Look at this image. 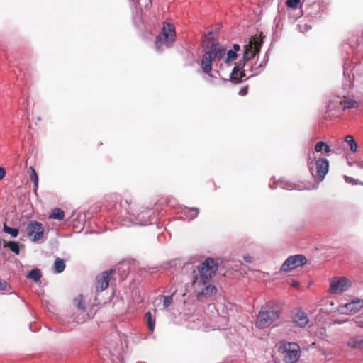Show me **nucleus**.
Segmentation results:
<instances>
[{"mask_svg": "<svg viewBox=\"0 0 363 363\" xmlns=\"http://www.w3.org/2000/svg\"><path fill=\"white\" fill-rule=\"evenodd\" d=\"M218 269L213 258L208 257L201 263L186 262L183 271L188 274L192 289L199 300L211 296L217 292L215 286L210 284Z\"/></svg>", "mask_w": 363, "mask_h": 363, "instance_id": "obj_1", "label": "nucleus"}, {"mask_svg": "<svg viewBox=\"0 0 363 363\" xmlns=\"http://www.w3.org/2000/svg\"><path fill=\"white\" fill-rule=\"evenodd\" d=\"M120 206L121 210L119 220L121 225L130 227L135 225H147L152 223L154 212L152 210L147 209L136 214L131 203L126 200L121 202Z\"/></svg>", "mask_w": 363, "mask_h": 363, "instance_id": "obj_2", "label": "nucleus"}, {"mask_svg": "<svg viewBox=\"0 0 363 363\" xmlns=\"http://www.w3.org/2000/svg\"><path fill=\"white\" fill-rule=\"evenodd\" d=\"M226 54V49L218 44L211 43L208 45L201 61L202 71L211 76L212 62L220 60Z\"/></svg>", "mask_w": 363, "mask_h": 363, "instance_id": "obj_3", "label": "nucleus"}, {"mask_svg": "<svg viewBox=\"0 0 363 363\" xmlns=\"http://www.w3.org/2000/svg\"><path fill=\"white\" fill-rule=\"evenodd\" d=\"M280 315V310L272 304H267L259 311L255 325L259 329L269 327Z\"/></svg>", "mask_w": 363, "mask_h": 363, "instance_id": "obj_4", "label": "nucleus"}, {"mask_svg": "<svg viewBox=\"0 0 363 363\" xmlns=\"http://www.w3.org/2000/svg\"><path fill=\"white\" fill-rule=\"evenodd\" d=\"M175 36L174 25L164 23L162 32L157 36L155 43L157 52H162L164 49L171 48L175 40Z\"/></svg>", "mask_w": 363, "mask_h": 363, "instance_id": "obj_5", "label": "nucleus"}, {"mask_svg": "<svg viewBox=\"0 0 363 363\" xmlns=\"http://www.w3.org/2000/svg\"><path fill=\"white\" fill-rule=\"evenodd\" d=\"M262 45V40L259 37H254L250 38L249 43L244 46L243 57L240 60L233 69V74L236 73L237 71L241 70L246 62L250 59L254 57Z\"/></svg>", "mask_w": 363, "mask_h": 363, "instance_id": "obj_6", "label": "nucleus"}, {"mask_svg": "<svg viewBox=\"0 0 363 363\" xmlns=\"http://www.w3.org/2000/svg\"><path fill=\"white\" fill-rule=\"evenodd\" d=\"M308 169L315 179L319 182L323 181L329 169V161L326 158L315 159V157L308 156Z\"/></svg>", "mask_w": 363, "mask_h": 363, "instance_id": "obj_7", "label": "nucleus"}, {"mask_svg": "<svg viewBox=\"0 0 363 363\" xmlns=\"http://www.w3.org/2000/svg\"><path fill=\"white\" fill-rule=\"evenodd\" d=\"M278 350L287 363L296 362L301 356L300 347L295 342H281Z\"/></svg>", "mask_w": 363, "mask_h": 363, "instance_id": "obj_8", "label": "nucleus"}, {"mask_svg": "<svg viewBox=\"0 0 363 363\" xmlns=\"http://www.w3.org/2000/svg\"><path fill=\"white\" fill-rule=\"evenodd\" d=\"M26 232L32 242L41 243L44 241V228L40 222L36 220L29 222L26 226Z\"/></svg>", "mask_w": 363, "mask_h": 363, "instance_id": "obj_9", "label": "nucleus"}, {"mask_svg": "<svg viewBox=\"0 0 363 363\" xmlns=\"http://www.w3.org/2000/svg\"><path fill=\"white\" fill-rule=\"evenodd\" d=\"M307 262L306 257L303 255H295L289 256L282 264L280 270L289 272L298 267L303 266Z\"/></svg>", "mask_w": 363, "mask_h": 363, "instance_id": "obj_10", "label": "nucleus"}, {"mask_svg": "<svg viewBox=\"0 0 363 363\" xmlns=\"http://www.w3.org/2000/svg\"><path fill=\"white\" fill-rule=\"evenodd\" d=\"M350 286L351 283L347 278L335 277L331 281L329 291L333 294H338L347 291Z\"/></svg>", "mask_w": 363, "mask_h": 363, "instance_id": "obj_11", "label": "nucleus"}, {"mask_svg": "<svg viewBox=\"0 0 363 363\" xmlns=\"http://www.w3.org/2000/svg\"><path fill=\"white\" fill-rule=\"evenodd\" d=\"M111 273L109 271L104 272L102 274L96 277V291H103L108 288L110 281Z\"/></svg>", "mask_w": 363, "mask_h": 363, "instance_id": "obj_12", "label": "nucleus"}, {"mask_svg": "<svg viewBox=\"0 0 363 363\" xmlns=\"http://www.w3.org/2000/svg\"><path fill=\"white\" fill-rule=\"evenodd\" d=\"M106 344L108 345L106 348L104 350V349H101L100 351H99V355L101 356V357L102 358V359L104 361H106V358L104 357L106 356V351L108 350V353L111 356V363H116L115 362V359H114V357H116V345H117V342L116 341H114V342H109V340L107 338L106 339ZM108 363V362H107Z\"/></svg>", "mask_w": 363, "mask_h": 363, "instance_id": "obj_13", "label": "nucleus"}, {"mask_svg": "<svg viewBox=\"0 0 363 363\" xmlns=\"http://www.w3.org/2000/svg\"><path fill=\"white\" fill-rule=\"evenodd\" d=\"M307 314L301 309H297L293 315V322L295 325L304 328L308 323Z\"/></svg>", "mask_w": 363, "mask_h": 363, "instance_id": "obj_14", "label": "nucleus"}, {"mask_svg": "<svg viewBox=\"0 0 363 363\" xmlns=\"http://www.w3.org/2000/svg\"><path fill=\"white\" fill-rule=\"evenodd\" d=\"M363 308V300L357 299L351 301L341 306L340 311L342 313L350 311L351 313H356Z\"/></svg>", "mask_w": 363, "mask_h": 363, "instance_id": "obj_15", "label": "nucleus"}, {"mask_svg": "<svg viewBox=\"0 0 363 363\" xmlns=\"http://www.w3.org/2000/svg\"><path fill=\"white\" fill-rule=\"evenodd\" d=\"M93 314H89L86 311H79L78 310L74 312L72 316L73 321L77 324L83 323L89 319L92 318Z\"/></svg>", "mask_w": 363, "mask_h": 363, "instance_id": "obj_16", "label": "nucleus"}, {"mask_svg": "<svg viewBox=\"0 0 363 363\" xmlns=\"http://www.w3.org/2000/svg\"><path fill=\"white\" fill-rule=\"evenodd\" d=\"M129 267L128 265H121L113 269H111L109 272L113 276L118 275L120 280H124L128 274Z\"/></svg>", "mask_w": 363, "mask_h": 363, "instance_id": "obj_17", "label": "nucleus"}, {"mask_svg": "<svg viewBox=\"0 0 363 363\" xmlns=\"http://www.w3.org/2000/svg\"><path fill=\"white\" fill-rule=\"evenodd\" d=\"M347 345L353 349H363V336L357 335L351 337L347 342Z\"/></svg>", "mask_w": 363, "mask_h": 363, "instance_id": "obj_18", "label": "nucleus"}, {"mask_svg": "<svg viewBox=\"0 0 363 363\" xmlns=\"http://www.w3.org/2000/svg\"><path fill=\"white\" fill-rule=\"evenodd\" d=\"M340 104L343 109H350L359 106L358 101L347 97H344V99L340 101Z\"/></svg>", "mask_w": 363, "mask_h": 363, "instance_id": "obj_19", "label": "nucleus"}, {"mask_svg": "<svg viewBox=\"0 0 363 363\" xmlns=\"http://www.w3.org/2000/svg\"><path fill=\"white\" fill-rule=\"evenodd\" d=\"M173 294L169 296H160L159 300L162 303V309H167L173 302Z\"/></svg>", "mask_w": 363, "mask_h": 363, "instance_id": "obj_20", "label": "nucleus"}, {"mask_svg": "<svg viewBox=\"0 0 363 363\" xmlns=\"http://www.w3.org/2000/svg\"><path fill=\"white\" fill-rule=\"evenodd\" d=\"M30 178L34 184L33 191L35 194H36L38 189V176L33 167H30Z\"/></svg>", "mask_w": 363, "mask_h": 363, "instance_id": "obj_21", "label": "nucleus"}, {"mask_svg": "<svg viewBox=\"0 0 363 363\" xmlns=\"http://www.w3.org/2000/svg\"><path fill=\"white\" fill-rule=\"evenodd\" d=\"M4 247H8L11 251L14 252L16 255H18L20 253L19 244L17 242H14V241H9L7 242H4Z\"/></svg>", "mask_w": 363, "mask_h": 363, "instance_id": "obj_22", "label": "nucleus"}, {"mask_svg": "<svg viewBox=\"0 0 363 363\" xmlns=\"http://www.w3.org/2000/svg\"><path fill=\"white\" fill-rule=\"evenodd\" d=\"M65 212L60 208H55L49 216L50 219L63 220Z\"/></svg>", "mask_w": 363, "mask_h": 363, "instance_id": "obj_23", "label": "nucleus"}, {"mask_svg": "<svg viewBox=\"0 0 363 363\" xmlns=\"http://www.w3.org/2000/svg\"><path fill=\"white\" fill-rule=\"evenodd\" d=\"M42 277L40 270L38 269H34L30 270L27 274V278L33 280L35 282H38Z\"/></svg>", "mask_w": 363, "mask_h": 363, "instance_id": "obj_24", "label": "nucleus"}, {"mask_svg": "<svg viewBox=\"0 0 363 363\" xmlns=\"http://www.w3.org/2000/svg\"><path fill=\"white\" fill-rule=\"evenodd\" d=\"M65 268V264L63 259L56 258L54 262V269L56 273H62Z\"/></svg>", "mask_w": 363, "mask_h": 363, "instance_id": "obj_25", "label": "nucleus"}, {"mask_svg": "<svg viewBox=\"0 0 363 363\" xmlns=\"http://www.w3.org/2000/svg\"><path fill=\"white\" fill-rule=\"evenodd\" d=\"M345 143H346L350 147L352 152H354L357 151V145L354 140L353 136L348 135L345 138Z\"/></svg>", "mask_w": 363, "mask_h": 363, "instance_id": "obj_26", "label": "nucleus"}, {"mask_svg": "<svg viewBox=\"0 0 363 363\" xmlns=\"http://www.w3.org/2000/svg\"><path fill=\"white\" fill-rule=\"evenodd\" d=\"M145 318L147 320V327L150 331H153L155 328V320L152 318L151 313L147 312L145 315Z\"/></svg>", "mask_w": 363, "mask_h": 363, "instance_id": "obj_27", "label": "nucleus"}, {"mask_svg": "<svg viewBox=\"0 0 363 363\" xmlns=\"http://www.w3.org/2000/svg\"><path fill=\"white\" fill-rule=\"evenodd\" d=\"M237 57L238 54L235 51H233L232 50H228L227 52V57L225 60V64L228 65V66H230L231 62L235 60Z\"/></svg>", "mask_w": 363, "mask_h": 363, "instance_id": "obj_28", "label": "nucleus"}, {"mask_svg": "<svg viewBox=\"0 0 363 363\" xmlns=\"http://www.w3.org/2000/svg\"><path fill=\"white\" fill-rule=\"evenodd\" d=\"M244 76L245 74L241 70L237 71L235 74H233L232 71L230 74V80L234 83H239Z\"/></svg>", "mask_w": 363, "mask_h": 363, "instance_id": "obj_29", "label": "nucleus"}, {"mask_svg": "<svg viewBox=\"0 0 363 363\" xmlns=\"http://www.w3.org/2000/svg\"><path fill=\"white\" fill-rule=\"evenodd\" d=\"M74 305L77 306L79 311H86L84 305V301L82 296H79L74 300Z\"/></svg>", "mask_w": 363, "mask_h": 363, "instance_id": "obj_30", "label": "nucleus"}, {"mask_svg": "<svg viewBox=\"0 0 363 363\" xmlns=\"http://www.w3.org/2000/svg\"><path fill=\"white\" fill-rule=\"evenodd\" d=\"M268 61H269V57H268L267 54H266L264 57L263 62L260 63L259 65H257L255 68L252 69L253 71H255V73L253 74H252L251 77L258 74L261 72L262 67L264 65H265Z\"/></svg>", "mask_w": 363, "mask_h": 363, "instance_id": "obj_31", "label": "nucleus"}, {"mask_svg": "<svg viewBox=\"0 0 363 363\" xmlns=\"http://www.w3.org/2000/svg\"><path fill=\"white\" fill-rule=\"evenodd\" d=\"M4 231L8 234H10L13 238L17 237L19 232L18 229L9 227L6 224L4 225Z\"/></svg>", "mask_w": 363, "mask_h": 363, "instance_id": "obj_32", "label": "nucleus"}, {"mask_svg": "<svg viewBox=\"0 0 363 363\" xmlns=\"http://www.w3.org/2000/svg\"><path fill=\"white\" fill-rule=\"evenodd\" d=\"M344 178H345V181L347 183L351 184L352 185H358V184L363 185V182L359 181L358 179H355L352 177H350L349 176H345Z\"/></svg>", "mask_w": 363, "mask_h": 363, "instance_id": "obj_33", "label": "nucleus"}, {"mask_svg": "<svg viewBox=\"0 0 363 363\" xmlns=\"http://www.w3.org/2000/svg\"><path fill=\"white\" fill-rule=\"evenodd\" d=\"M280 187L284 189L291 190L295 189V184L289 182H281L280 184Z\"/></svg>", "mask_w": 363, "mask_h": 363, "instance_id": "obj_34", "label": "nucleus"}, {"mask_svg": "<svg viewBox=\"0 0 363 363\" xmlns=\"http://www.w3.org/2000/svg\"><path fill=\"white\" fill-rule=\"evenodd\" d=\"M301 0H286V4L289 8H296Z\"/></svg>", "mask_w": 363, "mask_h": 363, "instance_id": "obj_35", "label": "nucleus"}, {"mask_svg": "<svg viewBox=\"0 0 363 363\" xmlns=\"http://www.w3.org/2000/svg\"><path fill=\"white\" fill-rule=\"evenodd\" d=\"M325 143L323 141L318 142L315 145V150L317 152H320L323 150L324 148V146L325 145Z\"/></svg>", "mask_w": 363, "mask_h": 363, "instance_id": "obj_36", "label": "nucleus"}, {"mask_svg": "<svg viewBox=\"0 0 363 363\" xmlns=\"http://www.w3.org/2000/svg\"><path fill=\"white\" fill-rule=\"evenodd\" d=\"M8 286V283L4 280L0 279V291H5Z\"/></svg>", "mask_w": 363, "mask_h": 363, "instance_id": "obj_37", "label": "nucleus"}, {"mask_svg": "<svg viewBox=\"0 0 363 363\" xmlns=\"http://www.w3.org/2000/svg\"><path fill=\"white\" fill-rule=\"evenodd\" d=\"M189 211L194 212V214H192L190 216V218H189L190 220H192L197 217V216L199 214V209L197 208H189Z\"/></svg>", "mask_w": 363, "mask_h": 363, "instance_id": "obj_38", "label": "nucleus"}, {"mask_svg": "<svg viewBox=\"0 0 363 363\" xmlns=\"http://www.w3.org/2000/svg\"><path fill=\"white\" fill-rule=\"evenodd\" d=\"M359 327L363 328V320L360 318H355L352 320Z\"/></svg>", "mask_w": 363, "mask_h": 363, "instance_id": "obj_39", "label": "nucleus"}, {"mask_svg": "<svg viewBox=\"0 0 363 363\" xmlns=\"http://www.w3.org/2000/svg\"><path fill=\"white\" fill-rule=\"evenodd\" d=\"M247 94V86H244L240 89L239 94L242 96H245Z\"/></svg>", "mask_w": 363, "mask_h": 363, "instance_id": "obj_40", "label": "nucleus"}, {"mask_svg": "<svg viewBox=\"0 0 363 363\" xmlns=\"http://www.w3.org/2000/svg\"><path fill=\"white\" fill-rule=\"evenodd\" d=\"M243 259L246 262H248V263H251L253 262V257H251L250 255H243Z\"/></svg>", "mask_w": 363, "mask_h": 363, "instance_id": "obj_41", "label": "nucleus"}, {"mask_svg": "<svg viewBox=\"0 0 363 363\" xmlns=\"http://www.w3.org/2000/svg\"><path fill=\"white\" fill-rule=\"evenodd\" d=\"M324 151L326 154L329 155L333 150L326 143L324 146Z\"/></svg>", "mask_w": 363, "mask_h": 363, "instance_id": "obj_42", "label": "nucleus"}, {"mask_svg": "<svg viewBox=\"0 0 363 363\" xmlns=\"http://www.w3.org/2000/svg\"><path fill=\"white\" fill-rule=\"evenodd\" d=\"M290 285L292 287L298 288L299 286V283L297 281L291 280Z\"/></svg>", "mask_w": 363, "mask_h": 363, "instance_id": "obj_43", "label": "nucleus"}, {"mask_svg": "<svg viewBox=\"0 0 363 363\" xmlns=\"http://www.w3.org/2000/svg\"><path fill=\"white\" fill-rule=\"evenodd\" d=\"M5 169L3 167H0V180L5 177Z\"/></svg>", "mask_w": 363, "mask_h": 363, "instance_id": "obj_44", "label": "nucleus"}, {"mask_svg": "<svg viewBox=\"0 0 363 363\" xmlns=\"http://www.w3.org/2000/svg\"><path fill=\"white\" fill-rule=\"evenodd\" d=\"M335 154H341L342 152V147L340 146L333 150Z\"/></svg>", "mask_w": 363, "mask_h": 363, "instance_id": "obj_45", "label": "nucleus"}, {"mask_svg": "<svg viewBox=\"0 0 363 363\" xmlns=\"http://www.w3.org/2000/svg\"><path fill=\"white\" fill-rule=\"evenodd\" d=\"M240 50V45L238 44H234L233 45V51H235L237 53V51Z\"/></svg>", "mask_w": 363, "mask_h": 363, "instance_id": "obj_46", "label": "nucleus"}, {"mask_svg": "<svg viewBox=\"0 0 363 363\" xmlns=\"http://www.w3.org/2000/svg\"><path fill=\"white\" fill-rule=\"evenodd\" d=\"M303 27H304V29H305V30H306H306H308L311 28V27L308 26V25H307V24H305V25L303 26Z\"/></svg>", "mask_w": 363, "mask_h": 363, "instance_id": "obj_47", "label": "nucleus"}, {"mask_svg": "<svg viewBox=\"0 0 363 363\" xmlns=\"http://www.w3.org/2000/svg\"><path fill=\"white\" fill-rule=\"evenodd\" d=\"M345 321H342H342H337V320L335 321V323H338V324H341V323H345Z\"/></svg>", "mask_w": 363, "mask_h": 363, "instance_id": "obj_48", "label": "nucleus"}]
</instances>
